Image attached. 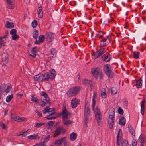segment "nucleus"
Here are the masks:
<instances>
[{
  "mask_svg": "<svg viewBox=\"0 0 146 146\" xmlns=\"http://www.w3.org/2000/svg\"><path fill=\"white\" fill-rule=\"evenodd\" d=\"M104 71L107 76L110 78L113 77L114 73L111 70V66L110 64L104 65L103 68Z\"/></svg>",
  "mask_w": 146,
  "mask_h": 146,
  "instance_id": "nucleus-1",
  "label": "nucleus"
},
{
  "mask_svg": "<svg viewBox=\"0 0 146 146\" xmlns=\"http://www.w3.org/2000/svg\"><path fill=\"white\" fill-rule=\"evenodd\" d=\"M79 89L76 86L70 88L67 92V95L68 97H72L77 95L79 91Z\"/></svg>",
  "mask_w": 146,
  "mask_h": 146,
  "instance_id": "nucleus-2",
  "label": "nucleus"
},
{
  "mask_svg": "<svg viewBox=\"0 0 146 146\" xmlns=\"http://www.w3.org/2000/svg\"><path fill=\"white\" fill-rule=\"evenodd\" d=\"M91 72L93 76L96 79H100L102 78V71L99 68H94L92 69Z\"/></svg>",
  "mask_w": 146,
  "mask_h": 146,
  "instance_id": "nucleus-3",
  "label": "nucleus"
},
{
  "mask_svg": "<svg viewBox=\"0 0 146 146\" xmlns=\"http://www.w3.org/2000/svg\"><path fill=\"white\" fill-rule=\"evenodd\" d=\"M105 52V48L101 49L97 51L96 53L94 52L92 55V58L93 59H96L104 54Z\"/></svg>",
  "mask_w": 146,
  "mask_h": 146,
  "instance_id": "nucleus-4",
  "label": "nucleus"
},
{
  "mask_svg": "<svg viewBox=\"0 0 146 146\" xmlns=\"http://www.w3.org/2000/svg\"><path fill=\"white\" fill-rule=\"evenodd\" d=\"M90 113V109L89 107H87L86 110H85L84 111V124L86 127L87 126V120L88 119Z\"/></svg>",
  "mask_w": 146,
  "mask_h": 146,
  "instance_id": "nucleus-5",
  "label": "nucleus"
},
{
  "mask_svg": "<svg viewBox=\"0 0 146 146\" xmlns=\"http://www.w3.org/2000/svg\"><path fill=\"white\" fill-rule=\"evenodd\" d=\"M66 132L65 130L62 128L59 127L56 128L54 131V133L53 137H55L59 135L62 133Z\"/></svg>",
  "mask_w": 146,
  "mask_h": 146,
  "instance_id": "nucleus-6",
  "label": "nucleus"
},
{
  "mask_svg": "<svg viewBox=\"0 0 146 146\" xmlns=\"http://www.w3.org/2000/svg\"><path fill=\"white\" fill-rule=\"evenodd\" d=\"M42 81L44 80L45 81H48L49 80L52 81L54 79V76L50 77L49 74H42Z\"/></svg>",
  "mask_w": 146,
  "mask_h": 146,
  "instance_id": "nucleus-7",
  "label": "nucleus"
},
{
  "mask_svg": "<svg viewBox=\"0 0 146 146\" xmlns=\"http://www.w3.org/2000/svg\"><path fill=\"white\" fill-rule=\"evenodd\" d=\"M113 108H111L109 111V114L108 120L114 121V115L115 112Z\"/></svg>",
  "mask_w": 146,
  "mask_h": 146,
  "instance_id": "nucleus-8",
  "label": "nucleus"
},
{
  "mask_svg": "<svg viewBox=\"0 0 146 146\" xmlns=\"http://www.w3.org/2000/svg\"><path fill=\"white\" fill-rule=\"evenodd\" d=\"M46 36V39L49 42H51L54 38V34L52 33L49 32L46 33L45 35Z\"/></svg>",
  "mask_w": 146,
  "mask_h": 146,
  "instance_id": "nucleus-9",
  "label": "nucleus"
},
{
  "mask_svg": "<svg viewBox=\"0 0 146 146\" xmlns=\"http://www.w3.org/2000/svg\"><path fill=\"white\" fill-rule=\"evenodd\" d=\"M79 104V100L77 99L76 98L72 99L71 102V105L72 107L74 108L77 106V104Z\"/></svg>",
  "mask_w": 146,
  "mask_h": 146,
  "instance_id": "nucleus-10",
  "label": "nucleus"
},
{
  "mask_svg": "<svg viewBox=\"0 0 146 146\" xmlns=\"http://www.w3.org/2000/svg\"><path fill=\"white\" fill-rule=\"evenodd\" d=\"M145 137L143 134H141L139 138L138 141L141 143L140 146H144V143L145 142Z\"/></svg>",
  "mask_w": 146,
  "mask_h": 146,
  "instance_id": "nucleus-11",
  "label": "nucleus"
},
{
  "mask_svg": "<svg viewBox=\"0 0 146 146\" xmlns=\"http://www.w3.org/2000/svg\"><path fill=\"white\" fill-rule=\"evenodd\" d=\"M95 117L98 125H100L102 120V116L100 112L96 113L95 114Z\"/></svg>",
  "mask_w": 146,
  "mask_h": 146,
  "instance_id": "nucleus-12",
  "label": "nucleus"
},
{
  "mask_svg": "<svg viewBox=\"0 0 146 146\" xmlns=\"http://www.w3.org/2000/svg\"><path fill=\"white\" fill-rule=\"evenodd\" d=\"M37 47H33L31 50V54H29L30 56H32L33 58H35L36 57V49Z\"/></svg>",
  "mask_w": 146,
  "mask_h": 146,
  "instance_id": "nucleus-13",
  "label": "nucleus"
},
{
  "mask_svg": "<svg viewBox=\"0 0 146 146\" xmlns=\"http://www.w3.org/2000/svg\"><path fill=\"white\" fill-rule=\"evenodd\" d=\"M2 61L5 62H7L8 60V54L7 52H5L3 53L2 55Z\"/></svg>",
  "mask_w": 146,
  "mask_h": 146,
  "instance_id": "nucleus-14",
  "label": "nucleus"
},
{
  "mask_svg": "<svg viewBox=\"0 0 146 146\" xmlns=\"http://www.w3.org/2000/svg\"><path fill=\"white\" fill-rule=\"evenodd\" d=\"M6 85L5 84L1 85L0 86V98L3 92H5Z\"/></svg>",
  "mask_w": 146,
  "mask_h": 146,
  "instance_id": "nucleus-15",
  "label": "nucleus"
},
{
  "mask_svg": "<svg viewBox=\"0 0 146 146\" xmlns=\"http://www.w3.org/2000/svg\"><path fill=\"white\" fill-rule=\"evenodd\" d=\"M108 53H106L103 55L101 57V58L102 60L106 62L110 61V58L109 57H108Z\"/></svg>",
  "mask_w": 146,
  "mask_h": 146,
  "instance_id": "nucleus-16",
  "label": "nucleus"
},
{
  "mask_svg": "<svg viewBox=\"0 0 146 146\" xmlns=\"http://www.w3.org/2000/svg\"><path fill=\"white\" fill-rule=\"evenodd\" d=\"M63 110L62 111V118L63 120L64 119H66L67 118V113L65 107H63Z\"/></svg>",
  "mask_w": 146,
  "mask_h": 146,
  "instance_id": "nucleus-17",
  "label": "nucleus"
},
{
  "mask_svg": "<svg viewBox=\"0 0 146 146\" xmlns=\"http://www.w3.org/2000/svg\"><path fill=\"white\" fill-rule=\"evenodd\" d=\"M42 74H40L35 75L34 77V79L35 80L38 81L39 82L42 81Z\"/></svg>",
  "mask_w": 146,
  "mask_h": 146,
  "instance_id": "nucleus-18",
  "label": "nucleus"
},
{
  "mask_svg": "<svg viewBox=\"0 0 146 146\" xmlns=\"http://www.w3.org/2000/svg\"><path fill=\"white\" fill-rule=\"evenodd\" d=\"M13 0H6L8 4V7L10 9H12L14 8V5L13 2Z\"/></svg>",
  "mask_w": 146,
  "mask_h": 146,
  "instance_id": "nucleus-19",
  "label": "nucleus"
},
{
  "mask_svg": "<svg viewBox=\"0 0 146 146\" xmlns=\"http://www.w3.org/2000/svg\"><path fill=\"white\" fill-rule=\"evenodd\" d=\"M41 96L44 97V99L45 101L47 102V103H50V99L48 97V95L46 93L44 92H41Z\"/></svg>",
  "mask_w": 146,
  "mask_h": 146,
  "instance_id": "nucleus-20",
  "label": "nucleus"
},
{
  "mask_svg": "<svg viewBox=\"0 0 146 146\" xmlns=\"http://www.w3.org/2000/svg\"><path fill=\"white\" fill-rule=\"evenodd\" d=\"M5 26L7 28H12L14 27V23L13 22H10L8 21H7Z\"/></svg>",
  "mask_w": 146,
  "mask_h": 146,
  "instance_id": "nucleus-21",
  "label": "nucleus"
},
{
  "mask_svg": "<svg viewBox=\"0 0 146 146\" xmlns=\"http://www.w3.org/2000/svg\"><path fill=\"white\" fill-rule=\"evenodd\" d=\"M145 100H143L142 102L141 105V113L142 115H143L144 113V109L145 108V106L144 104L145 102Z\"/></svg>",
  "mask_w": 146,
  "mask_h": 146,
  "instance_id": "nucleus-22",
  "label": "nucleus"
},
{
  "mask_svg": "<svg viewBox=\"0 0 146 146\" xmlns=\"http://www.w3.org/2000/svg\"><path fill=\"white\" fill-rule=\"evenodd\" d=\"M37 12L38 17L42 18L43 17V12L42 6H41L38 8Z\"/></svg>",
  "mask_w": 146,
  "mask_h": 146,
  "instance_id": "nucleus-23",
  "label": "nucleus"
},
{
  "mask_svg": "<svg viewBox=\"0 0 146 146\" xmlns=\"http://www.w3.org/2000/svg\"><path fill=\"white\" fill-rule=\"evenodd\" d=\"M110 91H111V94L113 95H114L116 94L117 92V89L114 87H112L110 89H108V92H110Z\"/></svg>",
  "mask_w": 146,
  "mask_h": 146,
  "instance_id": "nucleus-24",
  "label": "nucleus"
},
{
  "mask_svg": "<svg viewBox=\"0 0 146 146\" xmlns=\"http://www.w3.org/2000/svg\"><path fill=\"white\" fill-rule=\"evenodd\" d=\"M125 119L124 117H122L121 119H119V124L122 125L124 126L125 124Z\"/></svg>",
  "mask_w": 146,
  "mask_h": 146,
  "instance_id": "nucleus-25",
  "label": "nucleus"
},
{
  "mask_svg": "<svg viewBox=\"0 0 146 146\" xmlns=\"http://www.w3.org/2000/svg\"><path fill=\"white\" fill-rule=\"evenodd\" d=\"M107 40V39L104 38L101 41L100 45L101 47H104L106 46L108 44V42H106Z\"/></svg>",
  "mask_w": 146,
  "mask_h": 146,
  "instance_id": "nucleus-26",
  "label": "nucleus"
},
{
  "mask_svg": "<svg viewBox=\"0 0 146 146\" xmlns=\"http://www.w3.org/2000/svg\"><path fill=\"white\" fill-rule=\"evenodd\" d=\"M128 127L129 132L132 135L135 136V131L133 129L132 126L131 125H129Z\"/></svg>",
  "mask_w": 146,
  "mask_h": 146,
  "instance_id": "nucleus-27",
  "label": "nucleus"
},
{
  "mask_svg": "<svg viewBox=\"0 0 146 146\" xmlns=\"http://www.w3.org/2000/svg\"><path fill=\"white\" fill-rule=\"evenodd\" d=\"M83 83L86 85H90L91 86L92 85V82L90 80H84L82 82Z\"/></svg>",
  "mask_w": 146,
  "mask_h": 146,
  "instance_id": "nucleus-28",
  "label": "nucleus"
},
{
  "mask_svg": "<svg viewBox=\"0 0 146 146\" xmlns=\"http://www.w3.org/2000/svg\"><path fill=\"white\" fill-rule=\"evenodd\" d=\"M76 134L74 132H73L70 135V139L71 141H74L76 139Z\"/></svg>",
  "mask_w": 146,
  "mask_h": 146,
  "instance_id": "nucleus-29",
  "label": "nucleus"
},
{
  "mask_svg": "<svg viewBox=\"0 0 146 146\" xmlns=\"http://www.w3.org/2000/svg\"><path fill=\"white\" fill-rule=\"evenodd\" d=\"M141 81L142 79L141 78H140L138 80L136 81V85L138 88H139L141 87L142 85L141 82Z\"/></svg>",
  "mask_w": 146,
  "mask_h": 146,
  "instance_id": "nucleus-30",
  "label": "nucleus"
},
{
  "mask_svg": "<svg viewBox=\"0 0 146 146\" xmlns=\"http://www.w3.org/2000/svg\"><path fill=\"white\" fill-rule=\"evenodd\" d=\"M41 102L42 103V104H41V106L42 107H44V106H45V105L46 104V105H47L48 104V105H49V106H50L51 104V102H50V103L49 104L48 103H47V102H46L45 99H43V100H42L41 101Z\"/></svg>",
  "mask_w": 146,
  "mask_h": 146,
  "instance_id": "nucleus-31",
  "label": "nucleus"
},
{
  "mask_svg": "<svg viewBox=\"0 0 146 146\" xmlns=\"http://www.w3.org/2000/svg\"><path fill=\"white\" fill-rule=\"evenodd\" d=\"M4 38L2 37H0V48H1L2 46H5V42L3 40Z\"/></svg>",
  "mask_w": 146,
  "mask_h": 146,
  "instance_id": "nucleus-32",
  "label": "nucleus"
},
{
  "mask_svg": "<svg viewBox=\"0 0 146 146\" xmlns=\"http://www.w3.org/2000/svg\"><path fill=\"white\" fill-rule=\"evenodd\" d=\"M108 125L110 128L111 129H112L114 123V121L108 120Z\"/></svg>",
  "mask_w": 146,
  "mask_h": 146,
  "instance_id": "nucleus-33",
  "label": "nucleus"
},
{
  "mask_svg": "<svg viewBox=\"0 0 146 146\" xmlns=\"http://www.w3.org/2000/svg\"><path fill=\"white\" fill-rule=\"evenodd\" d=\"M28 138L31 139H39V137L37 135H31L28 136Z\"/></svg>",
  "mask_w": 146,
  "mask_h": 146,
  "instance_id": "nucleus-34",
  "label": "nucleus"
},
{
  "mask_svg": "<svg viewBox=\"0 0 146 146\" xmlns=\"http://www.w3.org/2000/svg\"><path fill=\"white\" fill-rule=\"evenodd\" d=\"M31 101H33L36 103H38L40 100L36 97H34L33 95H31Z\"/></svg>",
  "mask_w": 146,
  "mask_h": 146,
  "instance_id": "nucleus-35",
  "label": "nucleus"
},
{
  "mask_svg": "<svg viewBox=\"0 0 146 146\" xmlns=\"http://www.w3.org/2000/svg\"><path fill=\"white\" fill-rule=\"evenodd\" d=\"M96 96V95H95V94H94L93 97V99H92V110H94V107L95 105V97Z\"/></svg>",
  "mask_w": 146,
  "mask_h": 146,
  "instance_id": "nucleus-36",
  "label": "nucleus"
},
{
  "mask_svg": "<svg viewBox=\"0 0 146 146\" xmlns=\"http://www.w3.org/2000/svg\"><path fill=\"white\" fill-rule=\"evenodd\" d=\"M39 42L40 43H42L45 39V37L43 35H40L39 37Z\"/></svg>",
  "mask_w": 146,
  "mask_h": 146,
  "instance_id": "nucleus-37",
  "label": "nucleus"
},
{
  "mask_svg": "<svg viewBox=\"0 0 146 146\" xmlns=\"http://www.w3.org/2000/svg\"><path fill=\"white\" fill-rule=\"evenodd\" d=\"M60 140L61 144H64H64H65L67 141V140L66 139V137L60 138Z\"/></svg>",
  "mask_w": 146,
  "mask_h": 146,
  "instance_id": "nucleus-38",
  "label": "nucleus"
},
{
  "mask_svg": "<svg viewBox=\"0 0 146 146\" xmlns=\"http://www.w3.org/2000/svg\"><path fill=\"white\" fill-rule=\"evenodd\" d=\"M57 117V115H51V114H49L46 117L48 119L50 120L54 119L56 118Z\"/></svg>",
  "mask_w": 146,
  "mask_h": 146,
  "instance_id": "nucleus-39",
  "label": "nucleus"
},
{
  "mask_svg": "<svg viewBox=\"0 0 146 146\" xmlns=\"http://www.w3.org/2000/svg\"><path fill=\"white\" fill-rule=\"evenodd\" d=\"M14 120L19 122H22L23 121V119L21 118L19 116H17L15 117Z\"/></svg>",
  "mask_w": 146,
  "mask_h": 146,
  "instance_id": "nucleus-40",
  "label": "nucleus"
},
{
  "mask_svg": "<svg viewBox=\"0 0 146 146\" xmlns=\"http://www.w3.org/2000/svg\"><path fill=\"white\" fill-rule=\"evenodd\" d=\"M34 32H35L33 35V37L36 39L38 35V32L37 30L35 29Z\"/></svg>",
  "mask_w": 146,
  "mask_h": 146,
  "instance_id": "nucleus-41",
  "label": "nucleus"
},
{
  "mask_svg": "<svg viewBox=\"0 0 146 146\" xmlns=\"http://www.w3.org/2000/svg\"><path fill=\"white\" fill-rule=\"evenodd\" d=\"M101 93V96L102 98H105L106 96V92H105L106 91L105 89L103 88Z\"/></svg>",
  "mask_w": 146,
  "mask_h": 146,
  "instance_id": "nucleus-42",
  "label": "nucleus"
},
{
  "mask_svg": "<svg viewBox=\"0 0 146 146\" xmlns=\"http://www.w3.org/2000/svg\"><path fill=\"white\" fill-rule=\"evenodd\" d=\"M13 94L7 96L6 98V101L7 102H10L11 99L13 98Z\"/></svg>",
  "mask_w": 146,
  "mask_h": 146,
  "instance_id": "nucleus-43",
  "label": "nucleus"
},
{
  "mask_svg": "<svg viewBox=\"0 0 146 146\" xmlns=\"http://www.w3.org/2000/svg\"><path fill=\"white\" fill-rule=\"evenodd\" d=\"M63 121L64 124L66 125H68V124L72 123L71 121L70 120L67 121L66 119H64Z\"/></svg>",
  "mask_w": 146,
  "mask_h": 146,
  "instance_id": "nucleus-44",
  "label": "nucleus"
},
{
  "mask_svg": "<svg viewBox=\"0 0 146 146\" xmlns=\"http://www.w3.org/2000/svg\"><path fill=\"white\" fill-rule=\"evenodd\" d=\"M32 26L33 27L35 28L37 25V22L36 20H34L32 23Z\"/></svg>",
  "mask_w": 146,
  "mask_h": 146,
  "instance_id": "nucleus-45",
  "label": "nucleus"
},
{
  "mask_svg": "<svg viewBox=\"0 0 146 146\" xmlns=\"http://www.w3.org/2000/svg\"><path fill=\"white\" fill-rule=\"evenodd\" d=\"M140 53L139 52L135 51L133 53L134 57L135 58L137 59L139 58V55Z\"/></svg>",
  "mask_w": 146,
  "mask_h": 146,
  "instance_id": "nucleus-46",
  "label": "nucleus"
},
{
  "mask_svg": "<svg viewBox=\"0 0 146 146\" xmlns=\"http://www.w3.org/2000/svg\"><path fill=\"white\" fill-rule=\"evenodd\" d=\"M55 71L54 69H53L51 71L50 74H49L50 76V77L52 76H52H54V79L55 78L56 74H55Z\"/></svg>",
  "mask_w": 146,
  "mask_h": 146,
  "instance_id": "nucleus-47",
  "label": "nucleus"
},
{
  "mask_svg": "<svg viewBox=\"0 0 146 146\" xmlns=\"http://www.w3.org/2000/svg\"><path fill=\"white\" fill-rule=\"evenodd\" d=\"M12 39L14 40H15L18 39L19 38V36L16 34H15V35H12Z\"/></svg>",
  "mask_w": 146,
  "mask_h": 146,
  "instance_id": "nucleus-48",
  "label": "nucleus"
},
{
  "mask_svg": "<svg viewBox=\"0 0 146 146\" xmlns=\"http://www.w3.org/2000/svg\"><path fill=\"white\" fill-rule=\"evenodd\" d=\"M50 106L48 105L46 108L44 110H43V113L46 114L47 112L49 113V110H48V108Z\"/></svg>",
  "mask_w": 146,
  "mask_h": 146,
  "instance_id": "nucleus-49",
  "label": "nucleus"
},
{
  "mask_svg": "<svg viewBox=\"0 0 146 146\" xmlns=\"http://www.w3.org/2000/svg\"><path fill=\"white\" fill-rule=\"evenodd\" d=\"M17 31L15 29H11L10 31V34L11 35H15L16 34Z\"/></svg>",
  "mask_w": 146,
  "mask_h": 146,
  "instance_id": "nucleus-50",
  "label": "nucleus"
},
{
  "mask_svg": "<svg viewBox=\"0 0 146 146\" xmlns=\"http://www.w3.org/2000/svg\"><path fill=\"white\" fill-rule=\"evenodd\" d=\"M54 143L56 146H59L60 145H61L60 138L58 140H56Z\"/></svg>",
  "mask_w": 146,
  "mask_h": 146,
  "instance_id": "nucleus-51",
  "label": "nucleus"
},
{
  "mask_svg": "<svg viewBox=\"0 0 146 146\" xmlns=\"http://www.w3.org/2000/svg\"><path fill=\"white\" fill-rule=\"evenodd\" d=\"M123 113V111L121 107H119L118 109V113L120 115H122Z\"/></svg>",
  "mask_w": 146,
  "mask_h": 146,
  "instance_id": "nucleus-52",
  "label": "nucleus"
},
{
  "mask_svg": "<svg viewBox=\"0 0 146 146\" xmlns=\"http://www.w3.org/2000/svg\"><path fill=\"white\" fill-rule=\"evenodd\" d=\"M120 135H121V136L122 135V130H121V129H119V130L117 138H121V137L120 136Z\"/></svg>",
  "mask_w": 146,
  "mask_h": 146,
  "instance_id": "nucleus-53",
  "label": "nucleus"
},
{
  "mask_svg": "<svg viewBox=\"0 0 146 146\" xmlns=\"http://www.w3.org/2000/svg\"><path fill=\"white\" fill-rule=\"evenodd\" d=\"M45 123H36L35 127H38L40 126L44 125Z\"/></svg>",
  "mask_w": 146,
  "mask_h": 146,
  "instance_id": "nucleus-54",
  "label": "nucleus"
},
{
  "mask_svg": "<svg viewBox=\"0 0 146 146\" xmlns=\"http://www.w3.org/2000/svg\"><path fill=\"white\" fill-rule=\"evenodd\" d=\"M36 146H46V145L44 141H43L36 144Z\"/></svg>",
  "mask_w": 146,
  "mask_h": 146,
  "instance_id": "nucleus-55",
  "label": "nucleus"
},
{
  "mask_svg": "<svg viewBox=\"0 0 146 146\" xmlns=\"http://www.w3.org/2000/svg\"><path fill=\"white\" fill-rule=\"evenodd\" d=\"M137 142L136 140L133 139L132 141V146H136L137 145Z\"/></svg>",
  "mask_w": 146,
  "mask_h": 146,
  "instance_id": "nucleus-56",
  "label": "nucleus"
},
{
  "mask_svg": "<svg viewBox=\"0 0 146 146\" xmlns=\"http://www.w3.org/2000/svg\"><path fill=\"white\" fill-rule=\"evenodd\" d=\"M0 125L3 129H6L5 125L3 122H1L0 123Z\"/></svg>",
  "mask_w": 146,
  "mask_h": 146,
  "instance_id": "nucleus-57",
  "label": "nucleus"
},
{
  "mask_svg": "<svg viewBox=\"0 0 146 146\" xmlns=\"http://www.w3.org/2000/svg\"><path fill=\"white\" fill-rule=\"evenodd\" d=\"M11 88V87L10 86H7V88L5 89V92L6 93H8L10 91V89Z\"/></svg>",
  "mask_w": 146,
  "mask_h": 146,
  "instance_id": "nucleus-58",
  "label": "nucleus"
},
{
  "mask_svg": "<svg viewBox=\"0 0 146 146\" xmlns=\"http://www.w3.org/2000/svg\"><path fill=\"white\" fill-rule=\"evenodd\" d=\"M54 123V122L53 121H50L48 122V124L49 125V127L51 126H52Z\"/></svg>",
  "mask_w": 146,
  "mask_h": 146,
  "instance_id": "nucleus-59",
  "label": "nucleus"
},
{
  "mask_svg": "<svg viewBox=\"0 0 146 146\" xmlns=\"http://www.w3.org/2000/svg\"><path fill=\"white\" fill-rule=\"evenodd\" d=\"M5 33V35L4 36L2 37H3V38H6L7 37V35L9 34L8 31H7V30L6 31Z\"/></svg>",
  "mask_w": 146,
  "mask_h": 146,
  "instance_id": "nucleus-60",
  "label": "nucleus"
},
{
  "mask_svg": "<svg viewBox=\"0 0 146 146\" xmlns=\"http://www.w3.org/2000/svg\"><path fill=\"white\" fill-rule=\"evenodd\" d=\"M49 137H50L49 136L46 137V138L43 141H44V143L46 144L45 143L47 142L49 140Z\"/></svg>",
  "mask_w": 146,
  "mask_h": 146,
  "instance_id": "nucleus-61",
  "label": "nucleus"
},
{
  "mask_svg": "<svg viewBox=\"0 0 146 146\" xmlns=\"http://www.w3.org/2000/svg\"><path fill=\"white\" fill-rule=\"evenodd\" d=\"M25 131L23 132L22 131L21 132V133H20L18 135L19 136H20L21 135H22L23 136H25L27 134H25Z\"/></svg>",
  "mask_w": 146,
  "mask_h": 146,
  "instance_id": "nucleus-62",
  "label": "nucleus"
},
{
  "mask_svg": "<svg viewBox=\"0 0 146 146\" xmlns=\"http://www.w3.org/2000/svg\"><path fill=\"white\" fill-rule=\"evenodd\" d=\"M55 50L54 48H52L51 50V53L52 54H54L55 53Z\"/></svg>",
  "mask_w": 146,
  "mask_h": 146,
  "instance_id": "nucleus-63",
  "label": "nucleus"
},
{
  "mask_svg": "<svg viewBox=\"0 0 146 146\" xmlns=\"http://www.w3.org/2000/svg\"><path fill=\"white\" fill-rule=\"evenodd\" d=\"M95 111V112H96V113H99V112H100V110L99 109L98 107L97 106L96 107V108Z\"/></svg>",
  "mask_w": 146,
  "mask_h": 146,
  "instance_id": "nucleus-64",
  "label": "nucleus"
}]
</instances>
